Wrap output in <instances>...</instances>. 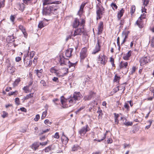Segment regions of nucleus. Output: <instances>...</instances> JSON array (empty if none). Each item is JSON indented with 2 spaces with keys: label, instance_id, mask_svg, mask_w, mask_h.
<instances>
[{
  "label": "nucleus",
  "instance_id": "f257e3e1",
  "mask_svg": "<svg viewBox=\"0 0 154 154\" xmlns=\"http://www.w3.org/2000/svg\"><path fill=\"white\" fill-rule=\"evenodd\" d=\"M58 5H48L46 6H44L42 10V13L43 15L45 16L50 15L51 13L55 14L53 12H55L58 8Z\"/></svg>",
  "mask_w": 154,
  "mask_h": 154
},
{
  "label": "nucleus",
  "instance_id": "f03ea898",
  "mask_svg": "<svg viewBox=\"0 0 154 154\" xmlns=\"http://www.w3.org/2000/svg\"><path fill=\"white\" fill-rule=\"evenodd\" d=\"M82 97V96L80 92H75L73 96H70L69 102L70 103H75V101L79 100Z\"/></svg>",
  "mask_w": 154,
  "mask_h": 154
},
{
  "label": "nucleus",
  "instance_id": "7ed1b4c3",
  "mask_svg": "<svg viewBox=\"0 0 154 154\" xmlns=\"http://www.w3.org/2000/svg\"><path fill=\"white\" fill-rule=\"evenodd\" d=\"M85 23V21L84 19H81V21L80 22L79 19L77 18H75L72 23V26L73 28H76L79 25H80L81 26H84Z\"/></svg>",
  "mask_w": 154,
  "mask_h": 154
},
{
  "label": "nucleus",
  "instance_id": "20e7f679",
  "mask_svg": "<svg viewBox=\"0 0 154 154\" xmlns=\"http://www.w3.org/2000/svg\"><path fill=\"white\" fill-rule=\"evenodd\" d=\"M97 10L96 11L97 20L101 19L102 17L101 15L104 13V8L102 6L99 7L97 5Z\"/></svg>",
  "mask_w": 154,
  "mask_h": 154
},
{
  "label": "nucleus",
  "instance_id": "39448f33",
  "mask_svg": "<svg viewBox=\"0 0 154 154\" xmlns=\"http://www.w3.org/2000/svg\"><path fill=\"white\" fill-rule=\"evenodd\" d=\"M82 26L81 28H78L74 31V32L72 35L75 37L76 35H81L82 34L83 35H85L86 33L85 29L84 28V26Z\"/></svg>",
  "mask_w": 154,
  "mask_h": 154
},
{
  "label": "nucleus",
  "instance_id": "423d86ee",
  "mask_svg": "<svg viewBox=\"0 0 154 154\" xmlns=\"http://www.w3.org/2000/svg\"><path fill=\"white\" fill-rule=\"evenodd\" d=\"M150 57L149 56L143 57L140 58V65L142 66L146 63H150Z\"/></svg>",
  "mask_w": 154,
  "mask_h": 154
},
{
  "label": "nucleus",
  "instance_id": "0eeeda50",
  "mask_svg": "<svg viewBox=\"0 0 154 154\" xmlns=\"http://www.w3.org/2000/svg\"><path fill=\"white\" fill-rule=\"evenodd\" d=\"M43 6H46L48 5H51V4H54V5L56 4H59L61 3V2L59 1H52L51 0H43Z\"/></svg>",
  "mask_w": 154,
  "mask_h": 154
},
{
  "label": "nucleus",
  "instance_id": "6e6552de",
  "mask_svg": "<svg viewBox=\"0 0 154 154\" xmlns=\"http://www.w3.org/2000/svg\"><path fill=\"white\" fill-rule=\"evenodd\" d=\"M90 129L89 128L88 125H87L85 127H83L79 131V134L81 136L84 135L86 132L89 131Z\"/></svg>",
  "mask_w": 154,
  "mask_h": 154
},
{
  "label": "nucleus",
  "instance_id": "1a4fd4ad",
  "mask_svg": "<svg viewBox=\"0 0 154 154\" xmlns=\"http://www.w3.org/2000/svg\"><path fill=\"white\" fill-rule=\"evenodd\" d=\"M96 96V93L93 91H90L89 93V95L84 97L85 100H89L92 98L93 99Z\"/></svg>",
  "mask_w": 154,
  "mask_h": 154
},
{
  "label": "nucleus",
  "instance_id": "9d476101",
  "mask_svg": "<svg viewBox=\"0 0 154 154\" xmlns=\"http://www.w3.org/2000/svg\"><path fill=\"white\" fill-rule=\"evenodd\" d=\"M68 61H69L68 59L66 58L63 56H62V57H60L59 62L61 65L63 66L66 65Z\"/></svg>",
  "mask_w": 154,
  "mask_h": 154
},
{
  "label": "nucleus",
  "instance_id": "9b49d317",
  "mask_svg": "<svg viewBox=\"0 0 154 154\" xmlns=\"http://www.w3.org/2000/svg\"><path fill=\"white\" fill-rule=\"evenodd\" d=\"M24 63L26 67L30 66L32 63V60L28 59L26 57L24 59Z\"/></svg>",
  "mask_w": 154,
  "mask_h": 154
},
{
  "label": "nucleus",
  "instance_id": "f8f14e48",
  "mask_svg": "<svg viewBox=\"0 0 154 154\" xmlns=\"http://www.w3.org/2000/svg\"><path fill=\"white\" fill-rule=\"evenodd\" d=\"M87 50L86 49L83 48L82 50L80 53V57L81 59H84L87 56Z\"/></svg>",
  "mask_w": 154,
  "mask_h": 154
},
{
  "label": "nucleus",
  "instance_id": "ddd939ff",
  "mask_svg": "<svg viewBox=\"0 0 154 154\" xmlns=\"http://www.w3.org/2000/svg\"><path fill=\"white\" fill-rule=\"evenodd\" d=\"M100 45L99 41L98 40L97 41V43L96 44L95 49L92 52V54H95L98 53L100 51Z\"/></svg>",
  "mask_w": 154,
  "mask_h": 154
},
{
  "label": "nucleus",
  "instance_id": "4468645a",
  "mask_svg": "<svg viewBox=\"0 0 154 154\" xmlns=\"http://www.w3.org/2000/svg\"><path fill=\"white\" fill-rule=\"evenodd\" d=\"M17 6L19 10L23 12L25 8L24 4L23 3H18L17 4Z\"/></svg>",
  "mask_w": 154,
  "mask_h": 154
},
{
  "label": "nucleus",
  "instance_id": "2eb2a0df",
  "mask_svg": "<svg viewBox=\"0 0 154 154\" xmlns=\"http://www.w3.org/2000/svg\"><path fill=\"white\" fill-rule=\"evenodd\" d=\"M103 23L102 21H100L98 26V34H100L103 30Z\"/></svg>",
  "mask_w": 154,
  "mask_h": 154
},
{
  "label": "nucleus",
  "instance_id": "dca6fc26",
  "mask_svg": "<svg viewBox=\"0 0 154 154\" xmlns=\"http://www.w3.org/2000/svg\"><path fill=\"white\" fill-rule=\"evenodd\" d=\"M86 4L85 3H82L80 7V9L78 12V14L80 16L83 13V8L85 5Z\"/></svg>",
  "mask_w": 154,
  "mask_h": 154
},
{
  "label": "nucleus",
  "instance_id": "f3484780",
  "mask_svg": "<svg viewBox=\"0 0 154 154\" xmlns=\"http://www.w3.org/2000/svg\"><path fill=\"white\" fill-rule=\"evenodd\" d=\"M14 34L11 35H8V36L6 38V41L8 42H14V39L15 38L14 36Z\"/></svg>",
  "mask_w": 154,
  "mask_h": 154
},
{
  "label": "nucleus",
  "instance_id": "a211bd4d",
  "mask_svg": "<svg viewBox=\"0 0 154 154\" xmlns=\"http://www.w3.org/2000/svg\"><path fill=\"white\" fill-rule=\"evenodd\" d=\"M132 52V51L130 50L128 51L127 53L125 54L123 57V59L125 60H128L129 58L131 55Z\"/></svg>",
  "mask_w": 154,
  "mask_h": 154
},
{
  "label": "nucleus",
  "instance_id": "6ab92c4d",
  "mask_svg": "<svg viewBox=\"0 0 154 154\" xmlns=\"http://www.w3.org/2000/svg\"><path fill=\"white\" fill-rule=\"evenodd\" d=\"M128 65V63L127 62H124L122 61L119 64L120 69H122L123 68H126Z\"/></svg>",
  "mask_w": 154,
  "mask_h": 154
},
{
  "label": "nucleus",
  "instance_id": "aec40b11",
  "mask_svg": "<svg viewBox=\"0 0 154 154\" xmlns=\"http://www.w3.org/2000/svg\"><path fill=\"white\" fill-rule=\"evenodd\" d=\"M73 49L69 48L67 49L65 53L67 57H69L72 55V53L73 51Z\"/></svg>",
  "mask_w": 154,
  "mask_h": 154
},
{
  "label": "nucleus",
  "instance_id": "412c9836",
  "mask_svg": "<svg viewBox=\"0 0 154 154\" xmlns=\"http://www.w3.org/2000/svg\"><path fill=\"white\" fill-rule=\"evenodd\" d=\"M124 12V10L123 8H122L119 12H118L117 15V18L118 20H119L121 17L123 15Z\"/></svg>",
  "mask_w": 154,
  "mask_h": 154
},
{
  "label": "nucleus",
  "instance_id": "4be33fe9",
  "mask_svg": "<svg viewBox=\"0 0 154 154\" xmlns=\"http://www.w3.org/2000/svg\"><path fill=\"white\" fill-rule=\"evenodd\" d=\"M40 146L39 142H35L32 146V148L35 151L38 149Z\"/></svg>",
  "mask_w": 154,
  "mask_h": 154
},
{
  "label": "nucleus",
  "instance_id": "5701e85b",
  "mask_svg": "<svg viewBox=\"0 0 154 154\" xmlns=\"http://www.w3.org/2000/svg\"><path fill=\"white\" fill-rule=\"evenodd\" d=\"M60 99H61L60 101H61L62 104V106L63 108L67 107V106H66V105L64 106L63 105L64 103H65L66 102V101L67 100V99H66L63 96H61V97H60Z\"/></svg>",
  "mask_w": 154,
  "mask_h": 154
},
{
  "label": "nucleus",
  "instance_id": "b1692460",
  "mask_svg": "<svg viewBox=\"0 0 154 154\" xmlns=\"http://www.w3.org/2000/svg\"><path fill=\"white\" fill-rule=\"evenodd\" d=\"M45 26H46V24L45 23V20H43V21H40L39 22L38 25V27L39 28L41 29Z\"/></svg>",
  "mask_w": 154,
  "mask_h": 154
},
{
  "label": "nucleus",
  "instance_id": "393cba45",
  "mask_svg": "<svg viewBox=\"0 0 154 154\" xmlns=\"http://www.w3.org/2000/svg\"><path fill=\"white\" fill-rule=\"evenodd\" d=\"M97 113L99 114L98 117L99 119L102 118V115H103L102 112V111L100 109V107H98V110L97 112Z\"/></svg>",
  "mask_w": 154,
  "mask_h": 154
},
{
  "label": "nucleus",
  "instance_id": "a878e982",
  "mask_svg": "<svg viewBox=\"0 0 154 154\" xmlns=\"http://www.w3.org/2000/svg\"><path fill=\"white\" fill-rule=\"evenodd\" d=\"M98 60L100 61V63L104 65L106 63V61H104L102 57L99 56L98 58Z\"/></svg>",
  "mask_w": 154,
  "mask_h": 154
},
{
  "label": "nucleus",
  "instance_id": "bb28decb",
  "mask_svg": "<svg viewBox=\"0 0 154 154\" xmlns=\"http://www.w3.org/2000/svg\"><path fill=\"white\" fill-rule=\"evenodd\" d=\"M80 147L77 144L74 145L72 147V150L73 151H76Z\"/></svg>",
  "mask_w": 154,
  "mask_h": 154
},
{
  "label": "nucleus",
  "instance_id": "cd10ccee",
  "mask_svg": "<svg viewBox=\"0 0 154 154\" xmlns=\"http://www.w3.org/2000/svg\"><path fill=\"white\" fill-rule=\"evenodd\" d=\"M50 71L52 73H56L58 70L55 67H51L50 69Z\"/></svg>",
  "mask_w": 154,
  "mask_h": 154
},
{
  "label": "nucleus",
  "instance_id": "c85d7f7f",
  "mask_svg": "<svg viewBox=\"0 0 154 154\" xmlns=\"http://www.w3.org/2000/svg\"><path fill=\"white\" fill-rule=\"evenodd\" d=\"M136 23L140 28H141L143 27V26L141 21L137 20Z\"/></svg>",
  "mask_w": 154,
  "mask_h": 154
},
{
  "label": "nucleus",
  "instance_id": "c756f323",
  "mask_svg": "<svg viewBox=\"0 0 154 154\" xmlns=\"http://www.w3.org/2000/svg\"><path fill=\"white\" fill-rule=\"evenodd\" d=\"M66 72L64 73V74L63 75H60L59 73L58 72H57V73H56V75L57 76H58V77H63L64 75H65L66 74L68 73V69L67 68L66 69Z\"/></svg>",
  "mask_w": 154,
  "mask_h": 154
},
{
  "label": "nucleus",
  "instance_id": "7c9ffc66",
  "mask_svg": "<svg viewBox=\"0 0 154 154\" xmlns=\"http://www.w3.org/2000/svg\"><path fill=\"white\" fill-rule=\"evenodd\" d=\"M120 79V77L119 76H118L116 74L114 77V78L113 80L114 82H119V81Z\"/></svg>",
  "mask_w": 154,
  "mask_h": 154
},
{
  "label": "nucleus",
  "instance_id": "2f4dec72",
  "mask_svg": "<svg viewBox=\"0 0 154 154\" xmlns=\"http://www.w3.org/2000/svg\"><path fill=\"white\" fill-rule=\"evenodd\" d=\"M124 107L125 109H126L127 111H129L130 110V107L129 106L128 103L127 102H125L124 105Z\"/></svg>",
  "mask_w": 154,
  "mask_h": 154
},
{
  "label": "nucleus",
  "instance_id": "473e14b6",
  "mask_svg": "<svg viewBox=\"0 0 154 154\" xmlns=\"http://www.w3.org/2000/svg\"><path fill=\"white\" fill-rule=\"evenodd\" d=\"M67 63H69L68 66L69 68H70L71 67H75V63H71L69 60L68 61Z\"/></svg>",
  "mask_w": 154,
  "mask_h": 154
},
{
  "label": "nucleus",
  "instance_id": "72a5a7b5",
  "mask_svg": "<svg viewBox=\"0 0 154 154\" xmlns=\"http://www.w3.org/2000/svg\"><path fill=\"white\" fill-rule=\"evenodd\" d=\"M19 29L23 33H25V31H26L24 27L22 25H20L19 26Z\"/></svg>",
  "mask_w": 154,
  "mask_h": 154
},
{
  "label": "nucleus",
  "instance_id": "f704fd0d",
  "mask_svg": "<svg viewBox=\"0 0 154 154\" xmlns=\"http://www.w3.org/2000/svg\"><path fill=\"white\" fill-rule=\"evenodd\" d=\"M111 6L113 10H114L115 9H114V8H115L116 9L118 8V6L116 5V4L114 3H112L111 4Z\"/></svg>",
  "mask_w": 154,
  "mask_h": 154
},
{
  "label": "nucleus",
  "instance_id": "c9c22d12",
  "mask_svg": "<svg viewBox=\"0 0 154 154\" xmlns=\"http://www.w3.org/2000/svg\"><path fill=\"white\" fill-rule=\"evenodd\" d=\"M36 71V74L38 77L40 78L42 75L41 72H40L39 70L37 69L35 70Z\"/></svg>",
  "mask_w": 154,
  "mask_h": 154
},
{
  "label": "nucleus",
  "instance_id": "e433bc0d",
  "mask_svg": "<svg viewBox=\"0 0 154 154\" xmlns=\"http://www.w3.org/2000/svg\"><path fill=\"white\" fill-rule=\"evenodd\" d=\"M51 145H50L47 147H46L45 149V152H48L50 150H51Z\"/></svg>",
  "mask_w": 154,
  "mask_h": 154
},
{
  "label": "nucleus",
  "instance_id": "4c0bfd02",
  "mask_svg": "<svg viewBox=\"0 0 154 154\" xmlns=\"http://www.w3.org/2000/svg\"><path fill=\"white\" fill-rule=\"evenodd\" d=\"M135 6L134 5H133L132 6L131 9L130 11L131 14H133L135 12Z\"/></svg>",
  "mask_w": 154,
  "mask_h": 154
},
{
  "label": "nucleus",
  "instance_id": "58836bf2",
  "mask_svg": "<svg viewBox=\"0 0 154 154\" xmlns=\"http://www.w3.org/2000/svg\"><path fill=\"white\" fill-rule=\"evenodd\" d=\"M20 78H18L17 79H16L15 81L14 82V85H17L20 82Z\"/></svg>",
  "mask_w": 154,
  "mask_h": 154
},
{
  "label": "nucleus",
  "instance_id": "ea45409f",
  "mask_svg": "<svg viewBox=\"0 0 154 154\" xmlns=\"http://www.w3.org/2000/svg\"><path fill=\"white\" fill-rule=\"evenodd\" d=\"M4 0H0V8L4 6Z\"/></svg>",
  "mask_w": 154,
  "mask_h": 154
},
{
  "label": "nucleus",
  "instance_id": "a19ab883",
  "mask_svg": "<svg viewBox=\"0 0 154 154\" xmlns=\"http://www.w3.org/2000/svg\"><path fill=\"white\" fill-rule=\"evenodd\" d=\"M136 69L137 68L136 67L133 66L132 67L131 71V74H133L134 73Z\"/></svg>",
  "mask_w": 154,
  "mask_h": 154
},
{
  "label": "nucleus",
  "instance_id": "79ce46f5",
  "mask_svg": "<svg viewBox=\"0 0 154 154\" xmlns=\"http://www.w3.org/2000/svg\"><path fill=\"white\" fill-rule=\"evenodd\" d=\"M148 122L149 123V125L146 126L145 127L146 129H148L149 128H150V127L151 126V125L152 123V120H149L148 121Z\"/></svg>",
  "mask_w": 154,
  "mask_h": 154
},
{
  "label": "nucleus",
  "instance_id": "37998d69",
  "mask_svg": "<svg viewBox=\"0 0 154 154\" xmlns=\"http://www.w3.org/2000/svg\"><path fill=\"white\" fill-rule=\"evenodd\" d=\"M35 54V52L34 51H32L31 52H30V59L32 60V58L33 57Z\"/></svg>",
  "mask_w": 154,
  "mask_h": 154
},
{
  "label": "nucleus",
  "instance_id": "c03bdc74",
  "mask_svg": "<svg viewBox=\"0 0 154 154\" xmlns=\"http://www.w3.org/2000/svg\"><path fill=\"white\" fill-rule=\"evenodd\" d=\"M28 86H24L23 88V90L25 91L26 93H27L28 91H29Z\"/></svg>",
  "mask_w": 154,
  "mask_h": 154
},
{
  "label": "nucleus",
  "instance_id": "a18cd8bd",
  "mask_svg": "<svg viewBox=\"0 0 154 154\" xmlns=\"http://www.w3.org/2000/svg\"><path fill=\"white\" fill-rule=\"evenodd\" d=\"M47 114V111H46L43 112L42 116L41 117V119H43L46 116Z\"/></svg>",
  "mask_w": 154,
  "mask_h": 154
},
{
  "label": "nucleus",
  "instance_id": "49530a36",
  "mask_svg": "<svg viewBox=\"0 0 154 154\" xmlns=\"http://www.w3.org/2000/svg\"><path fill=\"white\" fill-rule=\"evenodd\" d=\"M124 124L126 126H131L133 124L132 122H128L125 123L124 122Z\"/></svg>",
  "mask_w": 154,
  "mask_h": 154
},
{
  "label": "nucleus",
  "instance_id": "de8ad7c7",
  "mask_svg": "<svg viewBox=\"0 0 154 154\" xmlns=\"http://www.w3.org/2000/svg\"><path fill=\"white\" fill-rule=\"evenodd\" d=\"M143 2V5L146 6L148 4L149 1L148 0H142Z\"/></svg>",
  "mask_w": 154,
  "mask_h": 154
},
{
  "label": "nucleus",
  "instance_id": "09e8293b",
  "mask_svg": "<svg viewBox=\"0 0 154 154\" xmlns=\"http://www.w3.org/2000/svg\"><path fill=\"white\" fill-rule=\"evenodd\" d=\"M143 2V5L146 6L148 4L149 1L148 0H142Z\"/></svg>",
  "mask_w": 154,
  "mask_h": 154
},
{
  "label": "nucleus",
  "instance_id": "8fccbe9b",
  "mask_svg": "<svg viewBox=\"0 0 154 154\" xmlns=\"http://www.w3.org/2000/svg\"><path fill=\"white\" fill-rule=\"evenodd\" d=\"M44 123L46 125H48V124L51 125L52 123V122H49V120L47 119L45 120Z\"/></svg>",
  "mask_w": 154,
  "mask_h": 154
},
{
  "label": "nucleus",
  "instance_id": "3c124183",
  "mask_svg": "<svg viewBox=\"0 0 154 154\" xmlns=\"http://www.w3.org/2000/svg\"><path fill=\"white\" fill-rule=\"evenodd\" d=\"M17 92V91H14L10 92L8 93V95L9 96L15 95L16 93Z\"/></svg>",
  "mask_w": 154,
  "mask_h": 154
},
{
  "label": "nucleus",
  "instance_id": "603ef678",
  "mask_svg": "<svg viewBox=\"0 0 154 154\" xmlns=\"http://www.w3.org/2000/svg\"><path fill=\"white\" fill-rule=\"evenodd\" d=\"M119 87L120 88H121V89H120L121 90L123 89V91H125V86H120V87H119V86H118L117 87V88H118V90L117 91H116V92L118 91L119 90Z\"/></svg>",
  "mask_w": 154,
  "mask_h": 154
},
{
  "label": "nucleus",
  "instance_id": "864d4df0",
  "mask_svg": "<svg viewBox=\"0 0 154 154\" xmlns=\"http://www.w3.org/2000/svg\"><path fill=\"white\" fill-rule=\"evenodd\" d=\"M40 118V116L39 114H37L35 116V117L34 118V120L35 121H37Z\"/></svg>",
  "mask_w": 154,
  "mask_h": 154
},
{
  "label": "nucleus",
  "instance_id": "5fc2aeb1",
  "mask_svg": "<svg viewBox=\"0 0 154 154\" xmlns=\"http://www.w3.org/2000/svg\"><path fill=\"white\" fill-rule=\"evenodd\" d=\"M3 115H2V116L3 118H5V117H6L8 114V113L5 111H3Z\"/></svg>",
  "mask_w": 154,
  "mask_h": 154
},
{
  "label": "nucleus",
  "instance_id": "6e6d98bb",
  "mask_svg": "<svg viewBox=\"0 0 154 154\" xmlns=\"http://www.w3.org/2000/svg\"><path fill=\"white\" fill-rule=\"evenodd\" d=\"M63 135V136L65 137V138L63 139V141L65 143H67L69 140V139L68 137H66L65 135Z\"/></svg>",
  "mask_w": 154,
  "mask_h": 154
},
{
  "label": "nucleus",
  "instance_id": "4d7b16f0",
  "mask_svg": "<svg viewBox=\"0 0 154 154\" xmlns=\"http://www.w3.org/2000/svg\"><path fill=\"white\" fill-rule=\"evenodd\" d=\"M15 18V17L14 15H11L10 16V19L13 22L14 21V19Z\"/></svg>",
  "mask_w": 154,
  "mask_h": 154
},
{
  "label": "nucleus",
  "instance_id": "13d9d810",
  "mask_svg": "<svg viewBox=\"0 0 154 154\" xmlns=\"http://www.w3.org/2000/svg\"><path fill=\"white\" fill-rule=\"evenodd\" d=\"M54 137L57 139H58L59 138V134L58 132H56L55 133L54 136Z\"/></svg>",
  "mask_w": 154,
  "mask_h": 154
},
{
  "label": "nucleus",
  "instance_id": "bf43d9fd",
  "mask_svg": "<svg viewBox=\"0 0 154 154\" xmlns=\"http://www.w3.org/2000/svg\"><path fill=\"white\" fill-rule=\"evenodd\" d=\"M31 0H23V3L28 5L29 3L30 2Z\"/></svg>",
  "mask_w": 154,
  "mask_h": 154
},
{
  "label": "nucleus",
  "instance_id": "052dcab7",
  "mask_svg": "<svg viewBox=\"0 0 154 154\" xmlns=\"http://www.w3.org/2000/svg\"><path fill=\"white\" fill-rule=\"evenodd\" d=\"M19 99L18 97H16L15 99V102L17 104L19 105L20 104L19 103Z\"/></svg>",
  "mask_w": 154,
  "mask_h": 154
},
{
  "label": "nucleus",
  "instance_id": "680f3d73",
  "mask_svg": "<svg viewBox=\"0 0 154 154\" xmlns=\"http://www.w3.org/2000/svg\"><path fill=\"white\" fill-rule=\"evenodd\" d=\"M102 59H103V60L104 61L107 62V57L105 55H103L102 57H101Z\"/></svg>",
  "mask_w": 154,
  "mask_h": 154
},
{
  "label": "nucleus",
  "instance_id": "e2e57ef3",
  "mask_svg": "<svg viewBox=\"0 0 154 154\" xmlns=\"http://www.w3.org/2000/svg\"><path fill=\"white\" fill-rule=\"evenodd\" d=\"M52 101L53 102H54L56 105H57L58 104V103H55L56 102H57L58 101H59V100L58 99L56 98L55 99H54Z\"/></svg>",
  "mask_w": 154,
  "mask_h": 154
},
{
  "label": "nucleus",
  "instance_id": "0e129e2a",
  "mask_svg": "<svg viewBox=\"0 0 154 154\" xmlns=\"http://www.w3.org/2000/svg\"><path fill=\"white\" fill-rule=\"evenodd\" d=\"M33 93H32L29 94H28L26 96L27 97L28 99L32 97H33Z\"/></svg>",
  "mask_w": 154,
  "mask_h": 154
},
{
  "label": "nucleus",
  "instance_id": "69168bd1",
  "mask_svg": "<svg viewBox=\"0 0 154 154\" xmlns=\"http://www.w3.org/2000/svg\"><path fill=\"white\" fill-rule=\"evenodd\" d=\"M55 82H58L59 80L58 78L56 77H54V78L52 79Z\"/></svg>",
  "mask_w": 154,
  "mask_h": 154
},
{
  "label": "nucleus",
  "instance_id": "338daca9",
  "mask_svg": "<svg viewBox=\"0 0 154 154\" xmlns=\"http://www.w3.org/2000/svg\"><path fill=\"white\" fill-rule=\"evenodd\" d=\"M15 60L16 62H19L21 60V58L20 57H18L16 58Z\"/></svg>",
  "mask_w": 154,
  "mask_h": 154
},
{
  "label": "nucleus",
  "instance_id": "774afa93",
  "mask_svg": "<svg viewBox=\"0 0 154 154\" xmlns=\"http://www.w3.org/2000/svg\"><path fill=\"white\" fill-rule=\"evenodd\" d=\"M151 45L152 46V47L154 48V37L152 40Z\"/></svg>",
  "mask_w": 154,
  "mask_h": 154
}]
</instances>
